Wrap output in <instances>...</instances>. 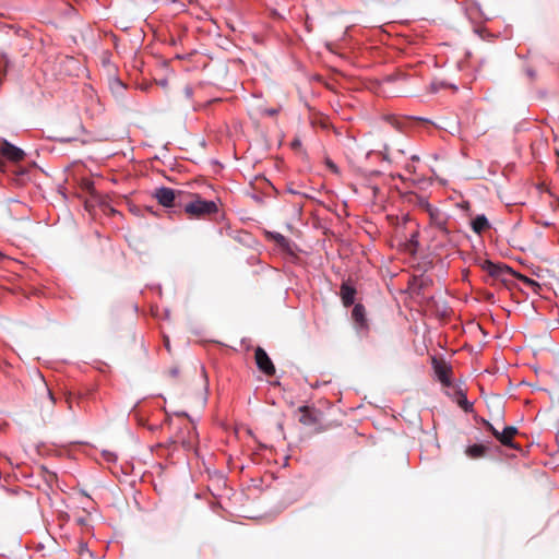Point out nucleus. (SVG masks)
Listing matches in <instances>:
<instances>
[{
    "mask_svg": "<svg viewBox=\"0 0 559 559\" xmlns=\"http://www.w3.org/2000/svg\"><path fill=\"white\" fill-rule=\"evenodd\" d=\"M183 210L191 217L201 218L216 214L218 212V206L213 200H205L200 195H195L194 200L183 205Z\"/></svg>",
    "mask_w": 559,
    "mask_h": 559,
    "instance_id": "1",
    "label": "nucleus"
},
{
    "mask_svg": "<svg viewBox=\"0 0 559 559\" xmlns=\"http://www.w3.org/2000/svg\"><path fill=\"white\" fill-rule=\"evenodd\" d=\"M480 266L489 276L503 283L509 281L508 276H513V274H515V271L509 265L504 263H495L490 260H484Z\"/></svg>",
    "mask_w": 559,
    "mask_h": 559,
    "instance_id": "2",
    "label": "nucleus"
},
{
    "mask_svg": "<svg viewBox=\"0 0 559 559\" xmlns=\"http://www.w3.org/2000/svg\"><path fill=\"white\" fill-rule=\"evenodd\" d=\"M354 328L359 338L367 337L369 334V322L366 317V309L362 304H355L352 310Z\"/></svg>",
    "mask_w": 559,
    "mask_h": 559,
    "instance_id": "3",
    "label": "nucleus"
},
{
    "mask_svg": "<svg viewBox=\"0 0 559 559\" xmlns=\"http://www.w3.org/2000/svg\"><path fill=\"white\" fill-rule=\"evenodd\" d=\"M183 192L175 190L168 187H159L155 190L154 197L160 205L164 207H176L179 206L178 199L182 197Z\"/></svg>",
    "mask_w": 559,
    "mask_h": 559,
    "instance_id": "4",
    "label": "nucleus"
},
{
    "mask_svg": "<svg viewBox=\"0 0 559 559\" xmlns=\"http://www.w3.org/2000/svg\"><path fill=\"white\" fill-rule=\"evenodd\" d=\"M432 368L435 371V374L437 379L440 381V383L445 386L450 388L452 386V367L447 364L444 360L437 359L436 357L432 358Z\"/></svg>",
    "mask_w": 559,
    "mask_h": 559,
    "instance_id": "5",
    "label": "nucleus"
},
{
    "mask_svg": "<svg viewBox=\"0 0 559 559\" xmlns=\"http://www.w3.org/2000/svg\"><path fill=\"white\" fill-rule=\"evenodd\" d=\"M426 212L429 215L430 223L443 234H449L447 228L449 216L440 209L426 203Z\"/></svg>",
    "mask_w": 559,
    "mask_h": 559,
    "instance_id": "6",
    "label": "nucleus"
},
{
    "mask_svg": "<svg viewBox=\"0 0 559 559\" xmlns=\"http://www.w3.org/2000/svg\"><path fill=\"white\" fill-rule=\"evenodd\" d=\"M254 359L258 369L264 373L265 376H274L275 374V366L267 355V353L261 347L258 346L254 350Z\"/></svg>",
    "mask_w": 559,
    "mask_h": 559,
    "instance_id": "7",
    "label": "nucleus"
},
{
    "mask_svg": "<svg viewBox=\"0 0 559 559\" xmlns=\"http://www.w3.org/2000/svg\"><path fill=\"white\" fill-rule=\"evenodd\" d=\"M0 154L10 162H21L26 155L21 147L7 140H3L0 144Z\"/></svg>",
    "mask_w": 559,
    "mask_h": 559,
    "instance_id": "8",
    "label": "nucleus"
},
{
    "mask_svg": "<svg viewBox=\"0 0 559 559\" xmlns=\"http://www.w3.org/2000/svg\"><path fill=\"white\" fill-rule=\"evenodd\" d=\"M357 289L350 281H343L340 287V297L344 307L348 308L355 305Z\"/></svg>",
    "mask_w": 559,
    "mask_h": 559,
    "instance_id": "9",
    "label": "nucleus"
},
{
    "mask_svg": "<svg viewBox=\"0 0 559 559\" xmlns=\"http://www.w3.org/2000/svg\"><path fill=\"white\" fill-rule=\"evenodd\" d=\"M518 433V428L514 426H506L502 431L499 432L498 441L512 449H519V447L512 441L514 435Z\"/></svg>",
    "mask_w": 559,
    "mask_h": 559,
    "instance_id": "10",
    "label": "nucleus"
},
{
    "mask_svg": "<svg viewBox=\"0 0 559 559\" xmlns=\"http://www.w3.org/2000/svg\"><path fill=\"white\" fill-rule=\"evenodd\" d=\"M490 227L491 224L485 214H477L471 222V228L477 235H481Z\"/></svg>",
    "mask_w": 559,
    "mask_h": 559,
    "instance_id": "11",
    "label": "nucleus"
},
{
    "mask_svg": "<svg viewBox=\"0 0 559 559\" xmlns=\"http://www.w3.org/2000/svg\"><path fill=\"white\" fill-rule=\"evenodd\" d=\"M266 237L270 240L275 241L278 248H281L283 251L292 253V247L290 241L287 239L284 235L277 231H266Z\"/></svg>",
    "mask_w": 559,
    "mask_h": 559,
    "instance_id": "12",
    "label": "nucleus"
},
{
    "mask_svg": "<svg viewBox=\"0 0 559 559\" xmlns=\"http://www.w3.org/2000/svg\"><path fill=\"white\" fill-rule=\"evenodd\" d=\"M455 402L464 412H473V403L467 400L466 393L460 388L455 392Z\"/></svg>",
    "mask_w": 559,
    "mask_h": 559,
    "instance_id": "13",
    "label": "nucleus"
},
{
    "mask_svg": "<svg viewBox=\"0 0 559 559\" xmlns=\"http://www.w3.org/2000/svg\"><path fill=\"white\" fill-rule=\"evenodd\" d=\"M487 450L488 448L486 445L474 443L466 448L465 453L471 459H479L486 454Z\"/></svg>",
    "mask_w": 559,
    "mask_h": 559,
    "instance_id": "14",
    "label": "nucleus"
},
{
    "mask_svg": "<svg viewBox=\"0 0 559 559\" xmlns=\"http://www.w3.org/2000/svg\"><path fill=\"white\" fill-rule=\"evenodd\" d=\"M299 412L301 413L299 421L307 426H312L318 421V418L308 406H300Z\"/></svg>",
    "mask_w": 559,
    "mask_h": 559,
    "instance_id": "15",
    "label": "nucleus"
},
{
    "mask_svg": "<svg viewBox=\"0 0 559 559\" xmlns=\"http://www.w3.org/2000/svg\"><path fill=\"white\" fill-rule=\"evenodd\" d=\"M127 86L126 84L118 78L114 79L111 82H110V90L111 92L118 97V96H122L124 91H126Z\"/></svg>",
    "mask_w": 559,
    "mask_h": 559,
    "instance_id": "16",
    "label": "nucleus"
},
{
    "mask_svg": "<svg viewBox=\"0 0 559 559\" xmlns=\"http://www.w3.org/2000/svg\"><path fill=\"white\" fill-rule=\"evenodd\" d=\"M512 277H515L518 278L521 283H523L526 287L528 288H532V289H535V287L539 286L538 283L533 280V278H530L527 277L526 275H523V274H520L518 272H515V274H513Z\"/></svg>",
    "mask_w": 559,
    "mask_h": 559,
    "instance_id": "17",
    "label": "nucleus"
},
{
    "mask_svg": "<svg viewBox=\"0 0 559 559\" xmlns=\"http://www.w3.org/2000/svg\"><path fill=\"white\" fill-rule=\"evenodd\" d=\"M385 120L397 130H402V128L404 127L403 121L399 117L388 116L385 117Z\"/></svg>",
    "mask_w": 559,
    "mask_h": 559,
    "instance_id": "18",
    "label": "nucleus"
},
{
    "mask_svg": "<svg viewBox=\"0 0 559 559\" xmlns=\"http://www.w3.org/2000/svg\"><path fill=\"white\" fill-rule=\"evenodd\" d=\"M44 390H45L46 395H47L48 400L50 401L51 405H55L56 397H55L53 393L51 392V390L47 386L46 383H44Z\"/></svg>",
    "mask_w": 559,
    "mask_h": 559,
    "instance_id": "19",
    "label": "nucleus"
},
{
    "mask_svg": "<svg viewBox=\"0 0 559 559\" xmlns=\"http://www.w3.org/2000/svg\"><path fill=\"white\" fill-rule=\"evenodd\" d=\"M389 150H390V146L388 144H384L383 146V152H380L379 154L381 155L382 159L383 160H386V162H390V153H389Z\"/></svg>",
    "mask_w": 559,
    "mask_h": 559,
    "instance_id": "20",
    "label": "nucleus"
},
{
    "mask_svg": "<svg viewBox=\"0 0 559 559\" xmlns=\"http://www.w3.org/2000/svg\"><path fill=\"white\" fill-rule=\"evenodd\" d=\"M486 429L488 431H490L492 433V436H495V438L498 440L500 431L498 429H496L492 424L486 423Z\"/></svg>",
    "mask_w": 559,
    "mask_h": 559,
    "instance_id": "21",
    "label": "nucleus"
},
{
    "mask_svg": "<svg viewBox=\"0 0 559 559\" xmlns=\"http://www.w3.org/2000/svg\"><path fill=\"white\" fill-rule=\"evenodd\" d=\"M183 93L188 99H191L194 93L193 87L190 85L185 86Z\"/></svg>",
    "mask_w": 559,
    "mask_h": 559,
    "instance_id": "22",
    "label": "nucleus"
},
{
    "mask_svg": "<svg viewBox=\"0 0 559 559\" xmlns=\"http://www.w3.org/2000/svg\"><path fill=\"white\" fill-rule=\"evenodd\" d=\"M426 203L429 201L424 197H418V205L426 211Z\"/></svg>",
    "mask_w": 559,
    "mask_h": 559,
    "instance_id": "23",
    "label": "nucleus"
},
{
    "mask_svg": "<svg viewBox=\"0 0 559 559\" xmlns=\"http://www.w3.org/2000/svg\"><path fill=\"white\" fill-rule=\"evenodd\" d=\"M525 72H526L527 76H528L531 80H534V79H535V76H536V72H535V70H534V69H532V68H526Z\"/></svg>",
    "mask_w": 559,
    "mask_h": 559,
    "instance_id": "24",
    "label": "nucleus"
},
{
    "mask_svg": "<svg viewBox=\"0 0 559 559\" xmlns=\"http://www.w3.org/2000/svg\"><path fill=\"white\" fill-rule=\"evenodd\" d=\"M301 146V141L299 139H295L293 142H292V147L293 148H298Z\"/></svg>",
    "mask_w": 559,
    "mask_h": 559,
    "instance_id": "25",
    "label": "nucleus"
},
{
    "mask_svg": "<svg viewBox=\"0 0 559 559\" xmlns=\"http://www.w3.org/2000/svg\"><path fill=\"white\" fill-rule=\"evenodd\" d=\"M169 374L171 377H177L179 374V369L177 367H174L169 370Z\"/></svg>",
    "mask_w": 559,
    "mask_h": 559,
    "instance_id": "26",
    "label": "nucleus"
},
{
    "mask_svg": "<svg viewBox=\"0 0 559 559\" xmlns=\"http://www.w3.org/2000/svg\"><path fill=\"white\" fill-rule=\"evenodd\" d=\"M277 112H278L277 109H269L267 110V115H270V116H275Z\"/></svg>",
    "mask_w": 559,
    "mask_h": 559,
    "instance_id": "27",
    "label": "nucleus"
},
{
    "mask_svg": "<svg viewBox=\"0 0 559 559\" xmlns=\"http://www.w3.org/2000/svg\"><path fill=\"white\" fill-rule=\"evenodd\" d=\"M395 151L397 154H401V155L405 154V150L403 147H396Z\"/></svg>",
    "mask_w": 559,
    "mask_h": 559,
    "instance_id": "28",
    "label": "nucleus"
},
{
    "mask_svg": "<svg viewBox=\"0 0 559 559\" xmlns=\"http://www.w3.org/2000/svg\"><path fill=\"white\" fill-rule=\"evenodd\" d=\"M66 401H67V403L69 405V408H71L72 405H71V395L70 394L66 397Z\"/></svg>",
    "mask_w": 559,
    "mask_h": 559,
    "instance_id": "29",
    "label": "nucleus"
},
{
    "mask_svg": "<svg viewBox=\"0 0 559 559\" xmlns=\"http://www.w3.org/2000/svg\"><path fill=\"white\" fill-rule=\"evenodd\" d=\"M411 160L412 162H418L419 160V156L418 155H412L411 156Z\"/></svg>",
    "mask_w": 559,
    "mask_h": 559,
    "instance_id": "30",
    "label": "nucleus"
},
{
    "mask_svg": "<svg viewBox=\"0 0 559 559\" xmlns=\"http://www.w3.org/2000/svg\"><path fill=\"white\" fill-rule=\"evenodd\" d=\"M329 166H330V168H331V169H333L334 171H336V170H337L336 166H335L333 163H331V162H330V163H329Z\"/></svg>",
    "mask_w": 559,
    "mask_h": 559,
    "instance_id": "31",
    "label": "nucleus"
},
{
    "mask_svg": "<svg viewBox=\"0 0 559 559\" xmlns=\"http://www.w3.org/2000/svg\"><path fill=\"white\" fill-rule=\"evenodd\" d=\"M554 153L557 157H559V147H554Z\"/></svg>",
    "mask_w": 559,
    "mask_h": 559,
    "instance_id": "32",
    "label": "nucleus"
},
{
    "mask_svg": "<svg viewBox=\"0 0 559 559\" xmlns=\"http://www.w3.org/2000/svg\"><path fill=\"white\" fill-rule=\"evenodd\" d=\"M480 423L486 427V423H489L488 420H486L485 418H481L480 419Z\"/></svg>",
    "mask_w": 559,
    "mask_h": 559,
    "instance_id": "33",
    "label": "nucleus"
},
{
    "mask_svg": "<svg viewBox=\"0 0 559 559\" xmlns=\"http://www.w3.org/2000/svg\"><path fill=\"white\" fill-rule=\"evenodd\" d=\"M111 457H112V459H109V457H108V460H109V461H115V460H117V456H115V454H111Z\"/></svg>",
    "mask_w": 559,
    "mask_h": 559,
    "instance_id": "34",
    "label": "nucleus"
},
{
    "mask_svg": "<svg viewBox=\"0 0 559 559\" xmlns=\"http://www.w3.org/2000/svg\"><path fill=\"white\" fill-rule=\"evenodd\" d=\"M111 457H112V459H109V457H108V460H109V461H115V460H117V456H115V454H111Z\"/></svg>",
    "mask_w": 559,
    "mask_h": 559,
    "instance_id": "35",
    "label": "nucleus"
},
{
    "mask_svg": "<svg viewBox=\"0 0 559 559\" xmlns=\"http://www.w3.org/2000/svg\"><path fill=\"white\" fill-rule=\"evenodd\" d=\"M555 439H556V441H559V432H557V433L555 435Z\"/></svg>",
    "mask_w": 559,
    "mask_h": 559,
    "instance_id": "36",
    "label": "nucleus"
}]
</instances>
